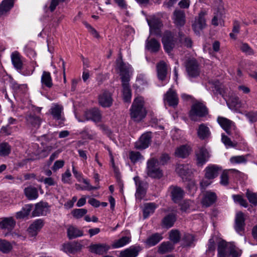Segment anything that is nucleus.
<instances>
[{
    "instance_id": "c03bdc74",
    "label": "nucleus",
    "mask_w": 257,
    "mask_h": 257,
    "mask_svg": "<svg viewBox=\"0 0 257 257\" xmlns=\"http://www.w3.org/2000/svg\"><path fill=\"white\" fill-rule=\"evenodd\" d=\"M33 208L32 204H26L22 208V210L19 211L16 214L17 219H22L28 216Z\"/></svg>"
},
{
    "instance_id": "ddd939ff",
    "label": "nucleus",
    "mask_w": 257,
    "mask_h": 257,
    "mask_svg": "<svg viewBox=\"0 0 257 257\" xmlns=\"http://www.w3.org/2000/svg\"><path fill=\"white\" fill-rule=\"evenodd\" d=\"M244 214L241 212H237L235 217L234 229L238 233H242L244 231L245 227Z\"/></svg>"
},
{
    "instance_id": "ea45409f",
    "label": "nucleus",
    "mask_w": 257,
    "mask_h": 257,
    "mask_svg": "<svg viewBox=\"0 0 257 257\" xmlns=\"http://www.w3.org/2000/svg\"><path fill=\"white\" fill-rule=\"evenodd\" d=\"M25 194L30 200L35 199L38 197V191L36 188L29 186L25 189Z\"/></svg>"
},
{
    "instance_id": "09e8293b",
    "label": "nucleus",
    "mask_w": 257,
    "mask_h": 257,
    "mask_svg": "<svg viewBox=\"0 0 257 257\" xmlns=\"http://www.w3.org/2000/svg\"><path fill=\"white\" fill-rule=\"evenodd\" d=\"M179 41L186 47H192L193 42L191 39L189 37H186L182 32H179Z\"/></svg>"
},
{
    "instance_id": "4c0bfd02",
    "label": "nucleus",
    "mask_w": 257,
    "mask_h": 257,
    "mask_svg": "<svg viewBox=\"0 0 257 257\" xmlns=\"http://www.w3.org/2000/svg\"><path fill=\"white\" fill-rule=\"evenodd\" d=\"M156 208L157 205L155 203H147L145 204L143 209L144 218L146 219L150 214H153Z\"/></svg>"
},
{
    "instance_id": "58836bf2",
    "label": "nucleus",
    "mask_w": 257,
    "mask_h": 257,
    "mask_svg": "<svg viewBox=\"0 0 257 257\" xmlns=\"http://www.w3.org/2000/svg\"><path fill=\"white\" fill-rule=\"evenodd\" d=\"M176 172L183 178L190 173V167L188 164H179L176 168Z\"/></svg>"
},
{
    "instance_id": "f8f14e48",
    "label": "nucleus",
    "mask_w": 257,
    "mask_h": 257,
    "mask_svg": "<svg viewBox=\"0 0 257 257\" xmlns=\"http://www.w3.org/2000/svg\"><path fill=\"white\" fill-rule=\"evenodd\" d=\"M205 13L201 12L197 17L195 18L194 23L192 24V28L196 34H199L200 30H202L206 26V21L204 18Z\"/></svg>"
},
{
    "instance_id": "2eb2a0df",
    "label": "nucleus",
    "mask_w": 257,
    "mask_h": 257,
    "mask_svg": "<svg viewBox=\"0 0 257 257\" xmlns=\"http://www.w3.org/2000/svg\"><path fill=\"white\" fill-rule=\"evenodd\" d=\"M43 226L44 222L42 219H39L35 220L27 229L29 235L32 237L36 236Z\"/></svg>"
},
{
    "instance_id": "5701e85b",
    "label": "nucleus",
    "mask_w": 257,
    "mask_h": 257,
    "mask_svg": "<svg viewBox=\"0 0 257 257\" xmlns=\"http://www.w3.org/2000/svg\"><path fill=\"white\" fill-rule=\"evenodd\" d=\"M141 250V247L139 246H132L121 251L119 254V257H136L139 252Z\"/></svg>"
},
{
    "instance_id": "8fccbe9b",
    "label": "nucleus",
    "mask_w": 257,
    "mask_h": 257,
    "mask_svg": "<svg viewBox=\"0 0 257 257\" xmlns=\"http://www.w3.org/2000/svg\"><path fill=\"white\" fill-rule=\"evenodd\" d=\"M131 241V238L128 236H123L119 239L116 240L112 245L113 248L122 247Z\"/></svg>"
},
{
    "instance_id": "603ef678",
    "label": "nucleus",
    "mask_w": 257,
    "mask_h": 257,
    "mask_svg": "<svg viewBox=\"0 0 257 257\" xmlns=\"http://www.w3.org/2000/svg\"><path fill=\"white\" fill-rule=\"evenodd\" d=\"M12 249V244L6 240H0V251L4 253H8Z\"/></svg>"
},
{
    "instance_id": "680f3d73",
    "label": "nucleus",
    "mask_w": 257,
    "mask_h": 257,
    "mask_svg": "<svg viewBox=\"0 0 257 257\" xmlns=\"http://www.w3.org/2000/svg\"><path fill=\"white\" fill-rule=\"evenodd\" d=\"M245 116L249 119L251 122L257 121V111H249L245 113Z\"/></svg>"
},
{
    "instance_id": "de8ad7c7",
    "label": "nucleus",
    "mask_w": 257,
    "mask_h": 257,
    "mask_svg": "<svg viewBox=\"0 0 257 257\" xmlns=\"http://www.w3.org/2000/svg\"><path fill=\"white\" fill-rule=\"evenodd\" d=\"M229 172L239 173V172L235 169L224 170L220 176V183L222 185L227 186L229 184Z\"/></svg>"
},
{
    "instance_id": "864d4df0",
    "label": "nucleus",
    "mask_w": 257,
    "mask_h": 257,
    "mask_svg": "<svg viewBox=\"0 0 257 257\" xmlns=\"http://www.w3.org/2000/svg\"><path fill=\"white\" fill-rule=\"evenodd\" d=\"M169 237L170 240L173 242V244H176L180 240V233L178 230H172L170 232Z\"/></svg>"
},
{
    "instance_id": "e433bc0d",
    "label": "nucleus",
    "mask_w": 257,
    "mask_h": 257,
    "mask_svg": "<svg viewBox=\"0 0 257 257\" xmlns=\"http://www.w3.org/2000/svg\"><path fill=\"white\" fill-rule=\"evenodd\" d=\"M176 220V217L174 213H169L162 220L163 225L166 228L172 227Z\"/></svg>"
},
{
    "instance_id": "412c9836",
    "label": "nucleus",
    "mask_w": 257,
    "mask_h": 257,
    "mask_svg": "<svg viewBox=\"0 0 257 257\" xmlns=\"http://www.w3.org/2000/svg\"><path fill=\"white\" fill-rule=\"evenodd\" d=\"M156 68L158 79L161 81H164L168 73L167 64L164 61H161L157 64Z\"/></svg>"
},
{
    "instance_id": "69168bd1",
    "label": "nucleus",
    "mask_w": 257,
    "mask_h": 257,
    "mask_svg": "<svg viewBox=\"0 0 257 257\" xmlns=\"http://www.w3.org/2000/svg\"><path fill=\"white\" fill-rule=\"evenodd\" d=\"M83 182L86 185V186H83V188H82V190H86L88 191H91L93 190H96L99 188V186H91L89 183L88 180L85 179H82Z\"/></svg>"
},
{
    "instance_id": "a211bd4d",
    "label": "nucleus",
    "mask_w": 257,
    "mask_h": 257,
    "mask_svg": "<svg viewBox=\"0 0 257 257\" xmlns=\"http://www.w3.org/2000/svg\"><path fill=\"white\" fill-rule=\"evenodd\" d=\"M87 120H91L95 122L101 121L102 115L100 110L97 108H93L85 112Z\"/></svg>"
},
{
    "instance_id": "e2e57ef3",
    "label": "nucleus",
    "mask_w": 257,
    "mask_h": 257,
    "mask_svg": "<svg viewBox=\"0 0 257 257\" xmlns=\"http://www.w3.org/2000/svg\"><path fill=\"white\" fill-rule=\"evenodd\" d=\"M13 127L11 126L10 124H8L6 126H3L1 129V133L6 136L10 135L13 133Z\"/></svg>"
},
{
    "instance_id": "c756f323",
    "label": "nucleus",
    "mask_w": 257,
    "mask_h": 257,
    "mask_svg": "<svg viewBox=\"0 0 257 257\" xmlns=\"http://www.w3.org/2000/svg\"><path fill=\"white\" fill-rule=\"evenodd\" d=\"M67 236L69 239L76 238L83 235V231L77 227L70 225L67 229Z\"/></svg>"
},
{
    "instance_id": "3c124183",
    "label": "nucleus",
    "mask_w": 257,
    "mask_h": 257,
    "mask_svg": "<svg viewBox=\"0 0 257 257\" xmlns=\"http://www.w3.org/2000/svg\"><path fill=\"white\" fill-rule=\"evenodd\" d=\"M11 152V147L8 143L3 142L0 144V156H7Z\"/></svg>"
},
{
    "instance_id": "6e6552de",
    "label": "nucleus",
    "mask_w": 257,
    "mask_h": 257,
    "mask_svg": "<svg viewBox=\"0 0 257 257\" xmlns=\"http://www.w3.org/2000/svg\"><path fill=\"white\" fill-rule=\"evenodd\" d=\"M117 66L119 70V75L121 81H130V75L129 67L124 63L120 56V60H117Z\"/></svg>"
},
{
    "instance_id": "473e14b6",
    "label": "nucleus",
    "mask_w": 257,
    "mask_h": 257,
    "mask_svg": "<svg viewBox=\"0 0 257 257\" xmlns=\"http://www.w3.org/2000/svg\"><path fill=\"white\" fill-rule=\"evenodd\" d=\"M211 133L209 127L204 123H202L199 125L197 129V135L201 140H205L208 138L210 136Z\"/></svg>"
},
{
    "instance_id": "79ce46f5",
    "label": "nucleus",
    "mask_w": 257,
    "mask_h": 257,
    "mask_svg": "<svg viewBox=\"0 0 257 257\" xmlns=\"http://www.w3.org/2000/svg\"><path fill=\"white\" fill-rule=\"evenodd\" d=\"M63 110L62 106L56 104L50 109V113L53 116L54 119L60 120L62 119V112Z\"/></svg>"
},
{
    "instance_id": "c9c22d12",
    "label": "nucleus",
    "mask_w": 257,
    "mask_h": 257,
    "mask_svg": "<svg viewBox=\"0 0 257 257\" xmlns=\"http://www.w3.org/2000/svg\"><path fill=\"white\" fill-rule=\"evenodd\" d=\"M16 225V222L12 217L5 218L0 222V227L2 229L12 230Z\"/></svg>"
},
{
    "instance_id": "13d9d810",
    "label": "nucleus",
    "mask_w": 257,
    "mask_h": 257,
    "mask_svg": "<svg viewBox=\"0 0 257 257\" xmlns=\"http://www.w3.org/2000/svg\"><path fill=\"white\" fill-rule=\"evenodd\" d=\"M87 212V210L84 208L75 209L72 211V214L73 216L76 218L82 217Z\"/></svg>"
},
{
    "instance_id": "774afa93",
    "label": "nucleus",
    "mask_w": 257,
    "mask_h": 257,
    "mask_svg": "<svg viewBox=\"0 0 257 257\" xmlns=\"http://www.w3.org/2000/svg\"><path fill=\"white\" fill-rule=\"evenodd\" d=\"M170 159V157L168 154L163 153L160 157V163L161 165L166 164Z\"/></svg>"
},
{
    "instance_id": "6ab92c4d",
    "label": "nucleus",
    "mask_w": 257,
    "mask_h": 257,
    "mask_svg": "<svg viewBox=\"0 0 257 257\" xmlns=\"http://www.w3.org/2000/svg\"><path fill=\"white\" fill-rule=\"evenodd\" d=\"M174 22L177 27H183L186 23V16L184 11L175 10L173 12Z\"/></svg>"
},
{
    "instance_id": "7c9ffc66",
    "label": "nucleus",
    "mask_w": 257,
    "mask_h": 257,
    "mask_svg": "<svg viewBox=\"0 0 257 257\" xmlns=\"http://www.w3.org/2000/svg\"><path fill=\"white\" fill-rule=\"evenodd\" d=\"M129 82L130 81H121L123 99L126 102H130L131 101L132 90Z\"/></svg>"
},
{
    "instance_id": "f03ea898",
    "label": "nucleus",
    "mask_w": 257,
    "mask_h": 257,
    "mask_svg": "<svg viewBox=\"0 0 257 257\" xmlns=\"http://www.w3.org/2000/svg\"><path fill=\"white\" fill-rule=\"evenodd\" d=\"M187 74L190 78H196L198 77L201 72V66L196 59L193 57H189L184 62Z\"/></svg>"
},
{
    "instance_id": "b1692460",
    "label": "nucleus",
    "mask_w": 257,
    "mask_h": 257,
    "mask_svg": "<svg viewBox=\"0 0 257 257\" xmlns=\"http://www.w3.org/2000/svg\"><path fill=\"white\" fill-rule=\"evenodd\" d=\"M49 205L48 203L40 202L35 205V208L32 212L33 216H39L46 214L48 209Z\"/></svg>"
},
{
    "instance_id": "0e129e2a",
    "label": "nucleus",
    "mask_w": 257,
    "mask_h": 257,
    "mask_svg": "<svg viewBox=\"0 0 257 257\" xmlns=\"http://www.w3.org/2000/svg\"><path fill=\"white\" fill-rule=\"evenodd\" d=\"M187 189L190 193H194L197 189V187L194 180H189L187 184Z\"/></svg>"
},
{
    "instance_id": "9d476101",
    "label": "nucleus",
    "mask_w": 257,
    "mask_h": 257,
    "mask_svg": "<svg viewBox=\"0 0 257 257\" xmlns=\"http://www.w3.org/2000/svg\"><path fill=\"white\" fill-rule=\"evenodd\" d=\"M170 191L171 199L175 203H179L185 195L184 191L177 186H171Z\"/></svg>"
},
{
    "instance_id": "1a4fd4ad",
    "label": "nucleus",
    "mask_w": 257,
    "mask_h": 257,
    "mask_svg": "<svg viewBox=\"0 0 257 257\" xmlns=\"http://www.w3.org/2000/svg\"><path fill=\"white\" fill-rule=\"evenodd\" d=\"M151 132L143 134L138 141L135 143V147L138 150L145 149L149 147L151 142Z\"/></svg>"
},
{
    "instance_id": "a18cd8bd",
    "label": "nucleus",
    "mask_w": 257,
    "mask_h": 257,
    "mask_svg": "<svg viewBox=\"0 0 257 257\" xmlns=\"http://www.w3.org/2000/svg\"><path fill=\"white\" fill-rule=\"evenodd\" d=\"M162 239V237L159 233H156L150 236L146 241V243L149 246H154L157 244Z\"/></svg>"
},
{
    "instance_id": "f704fd0d",
    "label": "nucleus",
    "mask_w": 257,
    "mask_h": 257,
    "mask_svg": "<svg viewBox=\"0 0 257 257\" xmlns=\"http://www.w3.org/2000/svg\"><path fill=\"white\" fill-rule=\"evenodd\" d=\"M14 6V0H4L0 4V15H5Z\"/></svg>"
},
{
    "instance_id": "37998d69",
    "label": "nucleus",
    "mask_w": 257,
    "mask_h": 257,
    "mask_svg": "<svg viewBox=\"0 0 257 257\" xmlns=\"http://www.w3.org/2000/svg\"><path fill=\"white\" fill-rule=\"evenodd\" d=\"M12 61L14 67L17 70L22 69L23 63L21 59L20 55L17 52L13 53L11 56Z\"/></svg>"
},
{
    "instance_id": "7ed1b4c3",
    "label": "nucleus",
    "mask_w": 257,
    "mask_h": 257,
    "mask_svg": "<svg viewBox=\"0 0 257 257\" xmlns=\"http://www.w3.org/2000/svg\"><path fill=\"white\" fill-rule=\"evenodd\" d=\"M158 160L152 158L148 160L147 163V174L152 178L160 179L163 176V172L159 167Z\"/></svg>"
},
{
    "instance_id": "423d86ee",
    "label": "nucleus",
    "mask_w": 257,
    "mask_h": 257,
    "mask_svg": "<svg viewBox=\"0 0 257 257\" xmlns=\"http://www.w3.org/2000/svg\"><path fill=\"white\" fill-rule=\"evenodd\" d=\"M176 40L170 31H165L162 39V42L166 52L171 53L175 47Z\"/></svg>"
},
{
    "instance_id": "052dcab7",
    "label": "nucleus",
    "mask_w": 257,
    "mask_h": 257,
    "mask_svg": "<svg viewBox=\"0 0 257 257\" xmlns=\"http://www.w3.org/2000/svg\"><path fill=\"white\" fill-rule=\"evenodd\" d=\"M240 50L248 55H253L254 52L249 46L246 43H242L240 47Z\"/></svg>"
},
{
    "instance_id": "4d7b16f0",
    "label": "nucleus",
    "mask_w": 257,
    "mask_h": 257,
    "mask_svg": "<svg viewBox=\"0 0 257 257\" xmlns=\"http://www.w3.org/2000/svg\"><path fill=\"white\" fill-rule=\"evenodd\" d=\"M129 158L131 162L135 164L143 158V156L139 152L131 151L129 153Z\"/></svg>"
},
{
    "instance_id": "9b49d317",
    "label": "nucleus",
    "mask_w": 257,
    "mask_h": 257,
    "mask_svg": "<svg viewBox=\"0 0 257 257\" xmlns=\"http://www.w3.org/2000/svg\"><path fill=\"white\" fill-rule=\"evenodd\" d=\"M112 102V94L108 91H104L98 96V103L103 107H110Z\"/></svg>"
},
{
    "instance_id": "c85d7f7f",
    "label": "nucleus",
    "mask_w": 257,
    "mask_h": 257,
    "mask_svg": "<svg viewBox=\"0 0 257 257\" xmlns=\"http://www.w3.org/2000/svg\"><path fill=\"white\" fill-rule=\"evenodd\" d=\"M221 168L215 165H211L206 168L205 177L208 179H213L219 174Z\"/></svg>"
},
{
    "instance_id": "393cba45",
    "label": "nucleus",
    "mask_w": 257,
    "mask_h": 257,
    "mask_svg": "<svg viewBox=\"0 0 257 257\" xmlns=\"http://www.w3.org/2000/svg\"><path fill=\"white\" fill-rule=\"evenodd\" d=\"M26 120L29 126L35 128H39L41 123L40 117L34 113H30L27 115Z\"/></svg>"
},
{
    "instance_id": "2f4dec72",
    "label": "nucleus",
    "mask_w": 257,
    "mask_h": 257,
    "mask_svg": "<svg viewBox=\"0 0 257 257\" xmlns=\"http://www.w3.org/2000/svg\"><path fill=\"white\" fill-rule=\"evenodd\" d=\"M191 152V148L190 146L182 145L176 149L175 155L177 157L185 158L189 155Z\"/></svg>"
},
{
    "instance_id": "a19ab883",
    "label": "nucleus",
    "mask_w": 257,
    "mask_h": 257,
    "mask_svg": "<svg viewBox=\"0 0 257 257\" xmlns=\"http://www.w3.org/2000/svg\"><path fill=\"white\" fill-rule=\"evenodd\" d=\"M41 83L46 87L51 88L53 86L52 79L49 72L43 71L41 77Z\"/></svg>"
},
{
    "instance_id": "6e6d98bb",
    "label": "nucleus",
    "mask_w": 257,
    "mask_h": 257,
    "mask_svg": "<svg viewBox=\"0 0 257 257\" xmlns=\"http://www.w3.org/2000/svg\"><path fill=\"white\" fill-rule=\"evenodd\" d=\"M246 197L249 202L253 206L257 205V194L247 190L246 193Z\"/></svg>"
},
{
    "instance_id": "a878e982",
    "label": "nucleus",
    "mask_w": 257,
    "mask_h": 257,
    "mask_svg": "<svg viewBox=\"0 0 257 257\" xmlns=\"http://www.w3.org/2000/svg\"><path fill=\"white\" fill-rule=\"evenodd\" d=\"M161 48L160 42L154 38L147 39L146 42V49L151 53H157Z\"/></svg>"
},
{
    "instance_id": "dca6fc26",
    "label": "nucleus",
    "mask_w": 257,
    "mask_h": 257,
    "mask_svg": "<svg viewBox=\"0 0 257 257\" xmlns=\"http://www.w3.org/2000/svg\"><path fill=\"white\" fill-rule=\"evenodd\" d=\"M197 165L198 166H202L208 161L210 155L207 149L205 148H200L198 152L196 153Z\"/></svg>"
},
{
    "instance_id": "bf43d9fd",
    "label": "nucleus",
    "mask_w": 257,
    "mask_h": 257,
    "mask_svg": "<svg viewBox=\"0 0 257 257\" xmlns=\"http://www.w3.org/2000/svg\"><path fill=\"white\" fill-rule=\"evenodd\" d=\"M230 162L232 164H240L245 163L246 159L243 156H233L230 159Z\"/></svg>"
},
{
    "instance_id": "338daca9",
    "label": "nucleus",
    "mask_w": 257,
    "mask_h": 257,
    "mask_svg": "<svg viewBox=\"0 0 257 257\" xmlns=\"http://www.w3.org/2000/svg\"><path fill=\"white\" fill-rule=\"evenodd\" d=\"M71 176V173L69 170L66 171V172L62 175V181L64 183H70V177Z\"/></svg>"
},
{
    "instance_id": "f257e3e1",
    "label": "nucleus",
    "mask_w": 257,
    "mask_h": 257,
    "mask_svg": "<svg viewBox=\"0 0 257 257\" xmlns=\"http://www.w3.org/2000/svg\"><path fill=\"white\" fill-rule=\"evenodd\" d=\"M144 105L142 97H138L135 99L130 109L131 118L134 121H140L146 116L147 112Z\"/></svg>"
},
{
    "instance_id": "bb28decb",
    "label": "nucleus",
    "mask_w": 257,
    "mask_h": 257,
    "mask_svg": "<svg viewBox=\"0 0 257 257\" xmlns=\"http://www.w3.org/2000/svg\"><path fill=\"white\" fill-rule=\"evenodd\" d=\"M82 247V245L80 243L74 241L63 245L64 251L66 253L74 254L80 251Z\"/></svg>"
},
{
    "instance_id": "4be33fe9",
    "label": "nucleus",
    "mask_w": 257,
    "mask_h": 257,
    "mask_svg": "<svg viewBox=\"0 0 257 257\" xmlns=\"http://www.w3.org/2000/svg\"><path fill=\"white\" fill-rule=\"evenodd\" d=\"M165 100L167 101L170 106L175 107L178 103V97L176 92L172 89L166 93L164 97Z\"/></svg>"
},
{
    "instance_id": "0eeeda50",
    "label": "nucleus",
    "mask_w": 257,
    "mask_h": 257,
    "mask_svg": "<svg viewBox=\"0 0 257 257\" xmlns=\"http://www.w3.org/2000/svg\"><path fill=\"white\" fill-rule=\"evenodd\" d=\"M147 22L150 27L151 34L156 36L161 37V28L163 27L161 19L156 16H153L149 20H147Z\"/></svg>"
},
{
    "instance_id": "49530a36",
    "label": "nucleus",
    "mask_w": 257,
    "mask_h": 257,
    "mask_svg": "<svg viewBox=\"0 0 257 257\" xmlns=\"http://www.w3.org/2000/svg\"><path fill=\"white\" fill-rule=\"evenodd\" d=\"M174 244L169 241L164 242L160 245L158 251L161 253H165L171 251L174 249Z\"/></svg>"
},
{
    "instance_id": "aec40b11",
    "label": "nucleus",
    "mask_w": 257,
    "mask_h": 257,
    "mask_svg": "<svg viewBox=\"0 0 257 257\" xmlns=\"http://www.w3.org/2000/svg\"><path fill=\"white\" fill-rule=\"evenodd\" d=\"M217 122L228 135H231L230 130L234 127V123L232 121L224 117L218 116Z\"/></svg>"
},
{
    "instance_id": "4468645a",
    "label": "nucleus",
    "mask_w": 257,
    "mask_h": 257,
    "mask_svg": "<svg viewBox=\"0 0 257 257\" xmlns=\"http://www.w3.org/2000/svg\"><path fill=\"white\" fill-rule=\"evenodd\" d=\"M233 246L231 243H229L224 240L219 242L217 247L218 257L227 256Z\"/></svg>"
},
{
    "instance_id": "20e7f679",
    "label": "nucleus",
    "mask_w": 257,
    "mask_h": 257,
    "mask_svg": "<svg viewBox=\"0 0 257 257\" xmlns=\"http://www.w3.org/2000/svg\"><path fill=\"white\" fill-rule=\"evenodd\" d=\"M208 114L207 107L202 103L194 104L189 112L190 118L194 121L198 120V118L205 117Z\"/></svg>"
},
{
    "instance_id": "72a5a7b5",
    "label": "nucleus",
    "mask_w": 257,
    "mask_h": 257,
    "mask_svg": "<svg viewBox=\"0 0 257 257\" xmlns=\"http://www.w3.org/2000/svg\"><path fill=\"white\" fill-rule=\"evenodd\" d=\"M195 241V236L189 233L184 234L182 238L183 247H191L195 245L194 242Z\"/></svg>"
},
{
    "instance_id": "5fc2aeb1",
    "label": "nucleus",
    "mask_w": 257,
    "mask_h": 257,
    "mask_svg": "<svg viewBox=\"0 0 257 257\" xmlns=\"http://www.w3.org/2000/svg\"><path fill=\"white\" fill-rule=\"evenodd\" d=\"M232 197L235 203H238L245 208L248 206V203L246 200L243 198L242 196L240 195H233Z\"/></svg>"
},
{
    "instance_id": "cd10ccee",
    "label": "nucleus",
    "mask_w": 257,
    "mask_h": 257,
    "mask_svg": "<svg viewBox=\"0 0 257 257\" xmlns=\"http://www.w3.org/2000/svg\"><path fill=\"white\" fill-rule=\"evenodd\" d=\"M216 199L217 196L216 193L209 191L205 193L202 203L206 207H209L214 203Z\"/></svg>"
},
{
    "instance_id": "39448f33",
    "label": "nucleus",
    "mask_w": 257,
    "mask_h": 257,
    "mask_svg": "<svg viewBox=\"0 0 257 257\" xmlns=\"http://www.w3.org/2000/svg\"><path fill=\"white\" fill-rule=\"evenodd\" d=\"M134 180L136 186V198L137 200H141L146 195L148 184L141 180L138 176L135 177Z\"/></svg>"
},
{
    "instance_id": "f3484780",
    "label": "nucleus",
    "mask_w": 257,
    "mask_h": 257,
    "mask_svg": "<svg viewBox=\"0 0 257 257\" xmlns=\"http://www.w3.org/2000/svg\"><path fill=\"white\" fill-rule=\"evenodd\" d=\"M91 252L98 255L106 253L110 249V246L104 243L91 244L89 246Z\"/></svg>"
}]
</instances>
